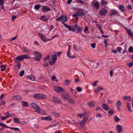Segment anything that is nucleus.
Here are the masks:
<instances>
[{
  "label": "nucleus",
  "mask_w": 133,
  "mask_h": 133,
  "mask_svg": "<svg viewBox=\"0 0 133 133\" xmlns=\"http://www.w3.org/2000/svg\"><path fill=\"white\" fill-rule=\"evenodd\" d=\"M124 5H121L119 6V8L121 10V11L123 12L125 10V9H124Z\"/></svg>",
  "instance_id": "25"
},
{
  "label": "nucleus",
  "mask_w": 133,
  "mask_h": 133,
  "mask_svg": "<svg viewBox=\"0 0 133 133\" xmlns=\"http://www.w3.org/2000/svg\"><path fill=\"white\" fill-rule=\"evenodd\" d=\"M40 5H37L35 6H34V9L37 10H38L39 8H40Z\"/></svg>",
  "instance_id": "36"
},
{
  "label": "nucleus",
  "mask_w": 133,
  "mask_h": 133,
  "mask_svg": "<svg viewBox=\"0 0 133 133\" xmlns=\"http://www.w3.org/2000/svg\"><path fill=\"white\" fill-rule=\"evenodd\" d=\"M127 32L129 35L131 37H133V34L129 30L127 29Z\"/></svg>",
  "instance_id": "35"
},
{
  "label": "nucleus",
  "mask_w": 133,
  "mask_h": 133,
  "mask_svg": "<svg viewBox=\"0 0 133 133\" xmlns=\"http://www.w3.org/2000/svg\"><path fill=\"white\" fill-rule=\"evenodd\" d=\"M69 49L68 50V51L67 52V56H68V57H70V58H73L74 57V56L71 57L70 56V55H69V52L70 51V49L71 48V45H69Z\"/></svg>",
  "instance_id": "26"
},
{
  "label": "nucleus",
  "mask_w": 133,
  "mask_h": 133,
  "mask_svg": "<svg viewBox=\"0 0 133 133\" xmlns=\"http://www.w3.org/2000/svg\"><path fill=\"white\" fill-rule=\"evenodd\" d=\"M0 67L2 68V69H1V71H4L6 68V67L5 65H1V66Z\"/></svg>",
  "instance_id": "40"
},
{
  "label": "nucleus",
  "mask_w": 133,
  "mask_h": 133,
  "mask_svg": "<svg viewBox=\"0 0 133 133\" xmlns=\"http://www.w3.org/2000/svg\"><path fill=\"white\" fill-rule=\"evenodd\" d=\"M96 26H97L99 28V29H100V28H102V25H100L99 24H97L96 25Z\"/></svg>",
  "instance_id": "55"
},
{
  "label": "nucleus",
  "mask_w": 133,
  "mask_h": 133,
  "mask_svg": "<svg viewBox=\"0 0 133 133\" xmlns=\"http://www.w3.org/2000/svg\"><path fill=\"white\" fill-rule=\"evenodd\" d=\"M69 103L71 104H74L75 103V102L74 100L70 98H69L68 100Z\"/></svg>",
  "instance_id": "24"
},
{
  "label": "nucleus",
  "mask_w": 133,
  "mask_h": 133,
  "mask_svg": "<svg viewBox=\"0 0 133 133\" xmlns=\"http://www.w3.org/2000/svg\"><path fill=\"white\" fill-rule=\"evenodd\" d=\"M114 120L116 122H118L119 121L120 119L117 117L115 116L114 117Z\"/></svg>",
  "instance_id": "42"
},
{
  "label": "nucleus",
  "mask_w": 133,
  "mask_h": 133,
  "mask_svg": "<svg viewBox=\"0 0 133 133\" xmlns=\"http://www.w3.org/2000/svg\"><path fill=\"white\" fill-rule=\"evenodd\" d=\"M108 10L105 8H102L99 11V15L101 16H105L108 12Z\"/></svg>",
  "instance_id": "5"
},
{
  "label": "nucleus",
  "mask_w": 133,
  "mask_h": 133,
  "mask_svg": "<svg viewBox=\"0 0 133 133\" xmlns=\"http://www.w3.org/2000/svg\"><path fill=\"white\" fill-rule=\"evenodd\" d=\"M24 74V71L22 70L21 71L19 74V75L20 76H23Z\"/></svg>",
  "instance_id": "46"
},
{
  "label": "nucleus",
  "mask_w": 133,
  "mask_h": 133,
  "mask_svg": "<svg viewBox=\"0 0 133 133\" xmlns=\"http://www.w3.org/2000/svg\"><path fill=\"white\" fill-rule=\"evenodd\" d=\"M64 26L66 28H68V30L69 31H74L75 30V29L72 28L70 25H68L64 23H62Z\"/></svg>",
  "instance_id": "9"
},
{
  "label": "nucleus",
  "mask_w": 133,
  "mask_h": 133,
  "mask_svg": "<svg viewBox=\"0 0 133 133\" xmlns=\"http://www.w3.org/2000/svg\"><path fill=\"white\" fill-rule=\"evenodd\" d=\"M13 121L15 123H19L20 122L19 121V119L15 118L13 119Z\"/></svg>",
  "instance_id": "31"
},
{
  "label": "nucleus",
  "mask_w": 133,
  "mask_h": 133,
  "mask_svg": "<svg viewBox=\"0 0 133 133\" xmlns=\"http://www.w3.org/2000/svg\"><path fill=\"white\" fill-rule=\"evenodd\" d=\"M55 61L53 60L52 61L50 60L49 61V63L50 65H54L56 62Z\"/></svg>",
  "instance_id": "29"
},
{
  "label": "nucleus",
  "mask_w": 133,
  "mask_h": 133,
  "mask_svg": "<svg viewBox=\"0 0 133 133\" xmlns=\"http://www.w3.org/2000/svg\"><path fill=\"white\" fill-rule=\"evenodd\" d=\"M72 16L74 17L75 18V19L76 20H78V15L77 14H76V13L75 14L73 15Z\"/></svg>",
  "instance_id": "43"
},
{
  "label": "nucleus",
  "mask_w": 133,
  "mask_h": 133,
  "mask_svg": "<svg viewBox=\"0 0 133 133\" xmlns=\"http://www.w3.org/2000/svg\"><path fill=\"white\" fill-rule=\"evenodd\" d=\"M52 59L53 60H54L56 61L57 60V55H56L54 54H53L52 56Z\"/></svg>",
  "instance_id": "32"
},
{
  "label": "nucleus",
  "mask_w": 133,
  "mask_h": 133,
  "mask_svg": "<svg viewBox=\"0 0 133 133\" xmlns=\"http://www.w3.org/2000/svg\"><path fill=\"white\" fill-rule=\"evenodd\" d=\"M38 35L40 38L44 42H45L49 41L50 39H48L46 38V37L45 36H43L42 34L40 33L38 34Z\"/></svg>",
  "instance_id": "6"
},
{
  "label": "nucleus",
  "mask_w": 133,
  "mask_h": 133,
  "mask_svg": "<svg viewBox=\"0 0 133 133\" xmlns=\"http://www.w3.org/2000/svg\"><path fill=\"white\" fill-rule=\"evenodd\" d=\"M133 65V63L131 62L129 63L128 66L129 67L131 68Z\"/></svg>",
  "instance_id": "56"
},
{
  "label": "nucleus",
  "mask_w": 133,
  "mask_h": 133,
  "mask_svg": "<svg viewBox=\"0 0 133 133\" xmlns=\"http://www.w3.org/2000/svg\"><path fill=\"white\" fill-rule=\"evenodd\" d=\"M76 14H77L78 15L80 16L82 15L85 16V14L83 12L81 11L80 10L77 11L76 13Z\"/></svg>",
  "instance_id": "13"
},
{
  "label": "nucleus",
  "mask_w": 133,
  "mask_h": 133,
  "mask_svg": "<svg viewBox=\"0 0 133 133\" xmlns=\"http://www.w3.org/2000/svg\"><path fill=\"white\" fill-rule=\"evenodd\" d=\"M127 108H128V110L129 111L131 112L132 111L131 109V107L130 106V104L128 103H127Z\"/></svg>",
  "instance_id": "37"
},
{
  "label": "nucleus",
  "mask_w": 133,
  "mask_h": 133,
  "mask_svg": "<svg viewBox=\"0 0 133 133\" xmlns=\"http://www.w3.org/2000/svg\"><path fill=\"white\" fill-rule=\"evenodd\" d=\"M99 4L98 2H97L96 3H95L94 4V8L96 9H98L99 7Z\"/></svg>",
  "instance_id": "22"
},
{
  "label": "nucleus",
  "mask_w": 133,
  "mask_h": 133,
  "mask_svg": "<svg viewBox=\"0 0 133 133\" xmlns=\"http://www.w3.org/2000/svg\"><path fill=\"white\" fill-rule=\"evenodd\" d=\"M53 100L52 101L55 103H61L62 102L58 98L56 97H52Z\"/></svg>",
  "instance_id": "10"
},
{
  "label": "nucleus",
  "mask_w": 133,
  "mask_h": 133,
  "mask_svg": "<svg viewBox=\"0 0 133 133\" xmlns=\"http://www.w3.org/2000/svg\"><path fill=\"white\" fill-rule=\"evenodd\" d=\"M79 92H81L82 90V89L79 87H78L76 89Z\"/></svg>",
  "instance_id": "54"
},
{
  "label": "nucleus",
  "mask_w": 133,
  "mask_h": 133,
  "mask_svg": "<svg viewBox=\"0 0 133 133\" xmlns=\"http://www.w3.org/2000/svg\"><path fill=\"white\" fill-rule=\"evenodd\" d=\"M53 114L56 117H58V113L55 112H53Z\"/></svg>",
  "instance_id": "50"
},
{
  "label": "nucleus",
  "mask_w": 133,
  "mask_h": 133,
  "mask_svg": "<svg viewBox=\"0 0 133 133\" xmlns=\"http://www.w3.org/2000/svg\"><path fill=\"white\" fill-rule=\"evenodd\" d=\"M0 126H1L2 127H4L5 128H9V127L7 126L5 124H4L2 123H0Z\"/></svg>",
  "instance_id": "38"
},
{
  "label": "nucleus",
  "mask_w": 133,
  "mask_h": 133,
  "mask_svg": "<svg viewBox=\"0 0 133 133\" xmlns=\"http://www.w3.org/2000/svg\"><path fill=\"white\" fill-rule=\"evenodd\" d=\"M114 111L110 110L108 112V114L110 115H113Z\"/></svg>",
  "instance_id": "51"
},
{
  "label": "nucleus",
  "mask_w": 133,
  "mask_h": 133,
  "mask_svg": "<svg viewBox=\"0 0 133 133\" xmlns=\"http://www.w3.org/2000/svg\"><path fill=\"white\" fill-rule=\"evenodd\" d=\"M102 116V114L99 113L97 114L96 115V117H100Z\"/></svg>",
  "instance_id": "57"
},
{
  "label": "nucleus",
  "mask_w": 133,
  "mask_h": 133,
  "mask_svg": "<svg viewBox=\"0 0 133 133\" xmlns=\"http://www.w3.org/2000/svg\"><path fill=\"white\" fill-rule=\"evenodd\" d=\"M102 107L103 109L107 111H108L109 109L108 105L105 104H104L103 105Z\"/></svg>",
  "instance_id": "23"
},
{
  "label": "nucleus",
  "mask_w": 133,
  "mask_h": 133,
  "mask_svg": "<svg viewBox=\"0 0 133 133\" xmlns=\"http://www.w3.org/2000/svg\"><path fill=\"white\" fill-rule=\"evenodd\" d=\"M102 110V108L100 107H98L96 109V110Z\"/></svg>",
  "instance_id": "63"
},
{
  "label": "nucleus",
  "mask_w": 133,
  "mask_h": 133,
  "mask_svg": "<svg viewBox=\"0 0 133 133\" xmlns=\"http://www.w3.org/2000/svg\"><path fill=\"white\" fill-rule=\"evenodd\" d=\"M28 77L32 81H34L35 80V77L32 75H30L28 76Z\"/></svg>",
  "instance_id": "30"
},
{
  "label": "nucleus",
  "mask_w": 133,
  "mask_h": 133,
  "mask_svg": "<svg viewBox=\"0 0 133 133\" xmlns=\"http://www.w3.org/2000/svg\"><path fill=\"white\" fill-rule=\"evenodd\" d=\"M70 91L72 93V94H74V90L73 89L71 88H70Z\"/></svg>",
  "instance_id": "62"
},
{
  "label": "nucleus",
  "mask_w": 133,
  "mask_h": 133,
  "mask_svg": "<svg viewBox=\"0 0 133 133\" xmlns=\"http://www.w3.org/2000/svg\"><path fill=\"white\" fill-rule=\"evenodd\" d=\"M48 19L47 18H45L43 19V21L45 22H47L48 21Z\"/></svg>",
  "instance_id": "61"
},
{
  "label": "nucleus",
  "mask_w": 133,
  "mask_h": 133,
  "mask_svg": "<svg viewBox=\"0 0 133 133\" xmlns=\"http://www.w3.org/2000/svg\"><path fill=\"white\" fill-rule=\"evenodd\" d=\"M41 119L42 120H44L46 121H51L52 120V118L50 116L46 117H41Z\"/></svg>",
  "instance_id": "12"
},
{
  "label": "nucleus",
  "mask_w": 133,
  "mask_h": 133,
  "mask_svg": "<svg viewBox=\"0 0 133 133\" xmlns=\"http://www.w3.org/2000/svg\"><path fill=\"white\" fill-rule=\"evenodd\" d=\"M88 30V27L87 26L85 27V29L84 30V32L85 33L86 31Z\"/></svg>",
  "instance_id": "59"
},
{
  "label": "nucleus",
  "mask_w": 133,
  "mask_h": 133,
  "mask_svg": "<svg viewBox=\"0 0 133 133\" xmlns=\"http://www.w3.org/2000/svg\"><path fill=\"white\" fill-rule=\"evenodd\" d=\"M54 89L58 93H62L64 92V90L59 87L55 86Z\"/></svg>",
  "instance_id": "4"
},
{
  "label": "nucleus",
  "mask_w": 133,
  "mask_h": 133,
  "mask_svg": "<svg viewBox=\"0 0 133 133\" xmlns=\"http://www.w3.org/2000/svg\"><path fill=\"white\" fill-rule=\"evenodd\" d=\"M127 8L129 9L130 10H131L132 9V7L130 5H128V6H127Z\"/></svg>",
  "instance_id": "60"
},
{
  "label": "nucleus",
  "mask_w": 133,
  "mask_h": 133,
  "mask_svg": "<svg viewBox=\"0 0 133 133\" xmlns=\"http://www.w3.org/2000/svg\"><path fill=\"white\" fill-rule=\"evenodd\" d=\"M23 50L25 52H26L27 53H29V50L27 49L26 47H24L23 48Z\"/></svg>",
  "instance_id": "39"
},
{
  "label": "nucleus",
  "mask_w": 133,
  "mask_h": 133,
  "mask_svg": "<svg viewBox=\"0 0 133 133\" xmlns=\"http://www.w3.org/2000/svg\"><path fill=\"white\" fill-rule=\"evenodd\" d=\"M88 105L90 107H93L95 105V102L94 101H89L88 102Z\"/></svg>",
  "instance_id": "19"
},
{
  "label": "nucleus",
  "mask_w": 133,
  "mask_h": 133,
  "mask_svg": "<svg viewBox=\"0 0 133 133\" xmlns=\"http://www.w3.org/2000/svg\"><path fill=\"white\" fill-rule=\"evenodd\" d=\"M33 97L37 99H45L46 96L44 95L37 94L34 95Z\"/></svg>",
  "instance_id": "1"
},
{
  "label": "nucleus",
  "mask_w": 133,
  "mask_h": 133,
  "mask_svg": "<svg viewBox=\"0 0 133 133\" xmlns=\"http://www.w3.org/2000/svg\"><path fill=\"white\" fill-rule=\"evenodd\" d=\"M50 57V56L49 55H47L45 57L44 59V62H45L47 60H48L49 59Z\"/></svg>",
  "instance_id": "33"
},
{
  "label": "nucleus",
  "mask_w": 133,
  "mask_h": 133,
  "mask_svg": "<svg viewBox=\"0 0 133 133\" xmlns=\"http://www.w3.org/2000/svg\"><path fill=\"white\" fill-rule=\"evenodd\" d=\"M123 98L127 100H131L132 99V98L129 96H125L123 97Z\"/></svg>",
  "instance_id": "34"
},
{
  "label": "nucleus",
  "mask_w": 133,
  "mask_h": 133,
  "mask_svg": "<svg viewBox=\"0 0 133 133\" xmlns=\"http://www.w3.org/2000/svg\"><path fill=\"white\" fill-rule=\"evenodd\" d=\"M87 119V117H84L82 120L80 122V124L81 125H83L86 122Z\"/></svg>",
  "instance_id": "17"
},
{
  "label": "nucleus",
  "mask_w": 133,
  "mask_h": 133,
  "mask_svg": "<svg viewBox=\"0 0 133 133\" xmlns=\"http://www.w3.org/2000/svg\"><path fill=\"white\" fill-rule=\"evenodd\" d=\"M14 61L16 63L17 68L18 69H19L21 66V63L20 61V59H19V58H18V56L15 58Z\"/></svg>",
  "instance_id": "7"
},
{
  "label": "nucleus",
  "mask_w": 133,
  "mask_h": 133,
  "mask_svg": "<svg viewBox=\"0 0 133 133\" xmlns=\"http://www.w3.org/2000/svg\"><path fill=\"white\" fill-rule=\"evenodd\" d=\"M118 13L117 11L115 10H114L110 13V16H111L113 15H116Z\"/></svg>",
  "instance_id": "20"
},
{
  "label": "nucleus",
  "mask_w": 133,
  "mask_h": 133,
  "mask_svg": "<svg viewBox=\"0 0 133 133\" xmlns=\"http://www.w3.org/2000/svg\"><path fill=\"white\" fill-rule=\"evenodd\" d=\"M71 82V81L70 80H69L68 79L66 80L64 82V84L65 85H68L70 84Z\"/></svg>",
  "instance_id": "28"
},
{
  "label": "nucleus",
  "mask_w": 133,
  "mask_h": 133,
  "mask_svg": "<svg viewBox=\"0 0 133 133\" xmlns=\"http://www.w3.org/2000/svg\"><path fill=\"white\" fill-rule=\"evenodd\" d=\"M31 107L34 108L36 111L39 114H41L39 108L36 103L32 102L31 104Z\"/></svg>",
  "instance_id": "2"
},
{
  "label": "nucleus",
  "mask_w": 133,
  "mask_h": 133,
  "mask_svg": "<svg viewBox=\"0 0 133 133\" xmlns=\"http://www.w3.org/2000/svg\"><path fill=\"white\" fill-rule=\"evenodd\" d=\"M4 0H0V6L2 9L5 10V8L3 6L4 3Z\"/></svg>",
  "instance_id": "21"
},
{
  "label": "nucleus",
  "mask_w": 133,
  "mask_h": 133,
  "mask_svg": "<svg viewBox=\"0 0 133 133\" xmlns=\"http://www.w3.org/2000/svg\"><path fill=\"white\" fill-rule=\"evenodd\" d=\"M61 19L60 21H61L63 22H65L67 20V17L65 15L64 16L62 15L61 16Z\"/></svg>",
  "instance_id": "11"
},
{
  "label": "nucleus",
  "mask_w": 133,
  "mask_h": 133,
  "mask_svg": "<svg viewBox=\"0 0 133 133\" xmlns=\"http://www.w3.org/2000/svg\"><path fill=\"white\" fill-rule=\"evenodd\" d=\"M21 103L23 106L25 107H28V103L27 102L22 101H21Z\"/></svg>",
  "instance_id": "27"
},
{
  "label": "nucleus",
  "mask_w": 133,
  "mask_h": 133,
  "mask_svg": "<svg viewBox=\"0 0 133 133\" xmlns=\"http://www.w3.org/2000/svg\"><path fill=\"white\" fill-rule=\"evenodd\" d=\"M129 52H133V48L132 46H130L129 48Z\"/></svg>",
  "instance_id": "45"
},
{
  "label": "nucleus",
  "mask_w": 133,
  "mask_h": 133,
  "mask_svg": "<svg viewBox=\"0 0 133 133\" xmlns=\"http://www.w3.org/2000/svg\"><path fill=\"white\" fill-rule=\"evenodd\" d=\"M18 58H19L20 61L23 60L24 58L30 59L31 58L30 56L27 54H24L18 56Z\"/></svg>",
  "instance_id": "8"
},
{
  "label": "nucleus",
  "mask_w": 133,
  "mask_h": 133,
  "mask_svg": "<svg viewBox=\"0 0 133 133\" xmlns=\"http://www.w3.org/2000/svg\"><path fill=\"white\" fill-rule=\"evenodd\" d=\"M82 30V28L81 27H79L76 29V31L78 32H79Z\"/></svg>",
  "instance_id": "47"
},
{
  "label": "nucleus",
  "mask_w": 133,
  "mask_h": 133,
  "mask_svg": "<svg viewBox=\"0 0 133 133\" xmlns=\"http://www.w3.org/2000/svg\"><path fill=\"white\" fill-rule=\"evenodd\" d=\"M42 9L43 12H46L50 10V9L46 6H43Z\"/></svg>",
  "instance_id": "16"
},
{
  "label": "nucleus",
  "mask_w": 133,
  "mask_h": 133,
  "mask_svg": "<svg viewBox=\"0 0 133 133\" xmlns=\"http://www.w3.org/2000/svg\"><path fill=\"white\" fill-rule=\"evenodd\" d=\"M96 44L95 43H91V46L92 48H95L96 47Z\"/></svg>",
  "instance_id": "53"
},
{
  "label": "nucleus",
  "mask_w": 133,
  "mask_h": 133,
  "mask_svg": "<svg viewBox=\"0 0 133 133\" xmlns=\"http://www.w3.org/2000/svg\"><path fill=\"white\" fill-rule=\"evenodd\" d=\"M15 97H16V99L17 100L20 101L21 99V98L19 95L15 96Z\"/></svg>",
  "instance_id": "44"
},
{
  "label": "nucleus",
  "mask_w": 133,
  "mask_h": 133,
  "mask_svg": "<svg viewBox=\"0 0 133 133\" xmlns=\"http://www.w3.org/2000/svg\"><path fill=\"white\" fill-rule=\"evenodd\" d=\"M117 51L119 52V53H121L122 48L120 47H117Z\"/></svg>",
  "instance_id": "52"
},
{
  "label": "nucleus",
  "mask_w": 133,
  "mask_h": 133,
  "mask_svg": "<svg viewBox=\"0 0 133 133\" xmlns=\"http://www.w3.org/2000/svg\"><path fill=\"white\" fill-rule=\"evenodd\" d=\"M17 37V36H16L15 37H13L12 38L11 40V41H13L15 40V39H16Z\"/></svg>",
  "instance_id": "64"
},
{
  "label": "nucleus",
  "mask_w": 133,
  "mask_h": 133,
  "mask_svg": "<svg viewBox=\"0 0 133 133\" xmlns=\"http://www.w3.org/2000/svg\"><path fill=\"white\" fill-rule=\"evenodd\" d=\"M117 130L118 133H120L122 130V128L121 126L119 125H118L116 126Z\"/></svg>",
  "instance_id": "14"
},
{
  "label": "nucleus",
  "mask_w": 133,
  "mask_h": 133,
  "mask_svg": "<svg viewBox=\"0 0 133 133\" xmlns=\"http://www.w3.org/2000/svg\"><path fill=\"white\" fill-rule=\"evenodd\" d=\"M56 78V77L54 75H53L52 77V79L53 81H55V79Z\"/></svg>",
  "instance_id": "58"
},
{
  "label": "nucleus",
  "mask_w": 133,
  "mask_h": 133,
  "mask_svg": "<svg viewBox=\"0 0 133 133\" xmlns=\"http://www.w3.org/2000/svg\"><path fill=\"white\" fill-rule=\"evenodd\" d=\"M108 2L106 1H102L101 2V4L102 5H106L107 4Z\"/></svg>",
  "instance_id": "41"
},
{
  "label": "nucleus",
  "mask_w": 133,
  "mask_h": 133,
  "mask_svg": "<svg viewBox=\"0 0 133 133\" xmlns=\"http://www.w3.org/2000/svg\"><path fill=\"white\" fill-rule=\"evenodd\" d=\"M34 55L35 57L34 58V59L37 61H40L42 57V54H40L38 52H34Z\"/></svg>",
  "instance_id": "3"
},
{
  "label": "nucleus",
  "mask_w": 133,
  "mask_h": 133,
  "mask_svg": "<svg viewBox=\"0 0 133 133\" xmlns=\"http://www.w3.org/2000/svg\"><path fill=\"white\" fill-rule=\"evenodd\" d=\"M116 105L117 106V109L119 111H120L121 109L120 107L121 106V102L119 101H118L116 103Z\"/></svg>",
  "instance_id": "18"
},
{
  "label": "nucleus",
  "mask_w": 133,
  "mask_h": 133,
  "mask_svg": "<svg viewBox=\"0 0 133 133\" xmlns=\"http://www.w3.org/2000/svg\"><path fill=\"white\" fill-rule=\"evenodd\" d=\"M69 97V95L68 94L66 93H64L61 96V97L62 98L65 99H67Z\"/></svg>",
  "instance_id": "15"
},
{
  "label": "nucleus",
  "mask_w": 133,
  "mask_h": 133,
  "mask_svg": "<svg viewBox=\"0 0 133 133\" xmlns=\"http://www.w3.org/2000/svg\"><path fill=\"white\" fill-rule=\"evenodd\" d=\"M9 128H10L11 129L14 130L15 131H19V129L18 128H11V127H10Z\"/></svg>",
  "instance_id": "49"
},
{
  "label": "nucleus",
  "mask_w": 133,
  "mask_h": 133,
  "mask_svg": "<svg viewBox=\"0 0 133 133\" xmlns=\"http://www.w3.org/2000/svg\"><path fill=\"white\" fill-rule=\"evenodd\" d=\"M76 2L77 3H79L81 4H84V2L82 0H76Z\"/></svg>",
  "instance_id": "48"
}]
</instances>
